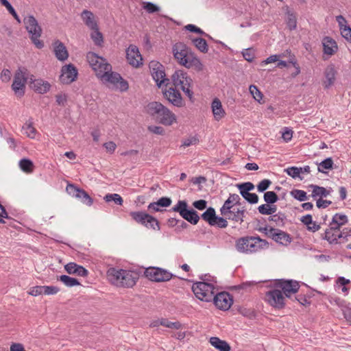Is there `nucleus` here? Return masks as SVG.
<instances>
[{
    "instance_id": "64",
    "label": "nucleus",
    "mask_w": 351,
    "mask_h": 351,
    "mask_svg": "<svg viewBox=\"0 0 351 351\" xmlns=\"http://www.w3.org/2000/svg\"><path fill=\"white\" fill-rule=\"evenodd\" d=\"M341 34L348 43H351V27L350 25H344Z\"/></svg>"
},
{
    "instance_id": "34",
    "label": "nucleus",
    "mask_w": 351,
    "mask_h": 351,
    "mask_svg": "<svg viewBox=\"0 0 351 351\" xmlns=\"http://www.w3.org/2000/svg\"><path fill=\"white\" fill-rule=\"evenodd\" d=\"M20 169L27 173H31L34 171V165L32 160L23 158L19 161Z\"/></svg>"
},
{
    "instance_id": "44",
    "label": "nucleus",
    "mask_w": 351,
    "mask_h": 351,
    "mask_svg": "<svg viewBox=\"0 0 351 351\" xmlns=\"http://www.w3.org/2000/svg\"><path fill=\"white\" fill-rule=\"evenodd\" d=\"M94 32L91 33L90 37L93 39L94 43L97 46H101L104 42V37L101 32L99 30V27L97 26V29H93Z\"/></svg>"
},
{
    "instance_id": "28",
    "label": "nucleus",
    "mask_w": 351,
    "mask_h": 351,
    "mask_svg": "<svg viewBox=\"0 0 351 351\" xmlns=\"http://www.w3.org/2000/svg\"><path fill=\"white\" fill-rule=\"evenodd\" d=\"M211 108L214 117L216 120H219L225 115V111L222 108L221 101L218 98H215L211 104Z\"/></svg>"
},
{
    "instance_id": "51",
    "label": "nucleus",
    "mask_w": 351,
    "mask_h": 351,
    "mask_svg": "<svg viewBox=\"0 0 351 351\" xmlns=\"http://www.w3.org/2000/svg\"><path fill=\"white\" fill-rule=\"evenodd\" d=\"M77 199H80L83 204L88 206H91L93 203V199L83 189Z\"/></svg>"
},
{
    "instance_id": "25",
    "label": "nucleus",
    "mask_w": 351,
    "mask_h": 351,
    "mask_svg": "<svg viewBox=\"0 0 351 351\" xmlns=\"http://www.w3.org/2000/svg\"><path fill=\"white\" fill-rule=\"evenodd\" d=\"M308 187L313 189L311 197L313 198H315L317 196H319L320 198L326 197L329 195L332 191V189L331 187H328V189H326L323 186H319L318 185L310 184Z\"/></svg>"
},
{
    "instance_id": "61",
    "label": "nucleus",
    "mask_w": 351,
    "mask_h": 351,
    "mask_svg": "<svg viewBox=\"0 0 351 351\" xmlns=\"http://www.w3.org/2000/svg\"><path fill=\"white\" fill-rule=\"evenodd\" d=\"M67 95L65 93H60L56 95V100L58 105L60 106H66L67 104Z\"/></svg>"
},
{
    "instance_id": "38",
    "label": "nucleus",
    "mask_w": 351,
    "mask_h": 351,
    "mask_svg": "<svg viewBox=\"0 0 351 351\" xmlns=\"http://www.w3.org/2000/svg\"><path fill=\"white\" fill-rule=\"evenodd\" d=\"M287 27L291 31L295 29V28L297 27V19H296L295 14L290 10H288L287 12Z\"/></svg>"
},
{
    "instance_id": "19",
    "label": "nucleus",
    "mask_w": 351,
    "mask_h": 351,
    "mask_svg": "<svg viewBox=\"0 0 351 351\" xmlns=\"http://www.w3.org/2000/svg\"><path fill=\"white\" fill-rule=\"evenodd\" d=\"M29 83L30 88L38 94H45L51 88L49 82L41 78L36 79L33 75L29 77Z\"/></svg>"
},
{
    "instance_id": "11",
    "label": "nucleus",
    "mask_w": 351,
    "mask_h": 351,
    "mask_svg": "<svg viewBox=\"0 0 351 351\" xmlns=\"http://www.w3.org/2000/svg\"><path fill=\"white\" fill-rule=\"evenodd\" d=\"M201 219L208 223L210 226L226 228L228 226V217L217 215L215 209L211 206H209L201 214Z\"/></svg>"
},
{
    "instance_id": "30",
    "label": "nucleus",
    "mask_w": 351,
    "mask_h": 351,
    "mask_svg": "<svg viewBox=\"0 0 351 351\" xmlns=\"http://www.w3.org/2000/svg\"><path fill=\"white\" fill-rule=\"evenodd\" d=\"M93 70L96 72L97 76L101 77V75L104 73L106 71L110 72L112 71V66L102 57L97 67H93Z\"/></svg>"
},
{
    "instance_id": "26",
    "label": "nucleus",
    "mask_w": 351,
    "mask_h": 351,
    "mask_svg": "<svg viewBox=\"0 0 351 351\" xmlns=\"http://www.w3.org/2000/svg\"><path fill=\"white\" fill-rule=\"evenodd\" d=\"M209 343L213 346L215 349L219 351H230L231 347L229 343L217 337H212L209 339Z\"/></svg>"
},
{
    "instance_id": "59",
    "label": "nucleus",
    "mask_w": 351,
    "mask_h": 351,
    "mask_svg": "<svg viewBox=\"0 0 351 351\" xmlns=\"http://www.w3.org/2000/svg\"><path fill=\"white\" fill-rule=\"evenodd\" d=\"M333 222H338L341 225H345L348 222V219L346 215L342 213H336L333 217Z\"/></svg>"
},
{
    "instance_id": "42",
    "label": "nucleus",
    "mask_w": 351,
    "mask_h": 351,
    "mask_svg": "<svg viewBox=\"0 0 351 351\" xmlns=\"http://www.w3.org/2000/svg\"><path fill=\"white\" fill-rule=\"evenodd\" d=\"M264 201L269 204H274L279 200L278 195L274 191H267L263 195Z\"/></svg>"
},
{
    "instance_id": "6",
    "label": "nucleus",
    "mask_w": 351,
    "mask_h": 351,
    "mask_svg": "<svg viewBox=\"0 0 351 351\" xmlns=\"http://www.w3.org/2000/svg\"><path fill=\"white\" fill-rule=\"evenodd\" d=\"M269 287L280 289L287 298L292 299V295L298 292L300 285L295 280L280 278L275 279Z\"/></svg>"
},
{
    "instance_id": "8",
    "label": "nucleus",
    "mask_w": 351,
    "mask_h": 351,
    "mask_svg": "<svg viewBox=\"0 0 351 351\" xmlns=\"http://www.w3.org/2000/svg\"><path fill=\"white\" fill-rule=\"evenodd\" d=\"M215 286L212 283L204 281L196 282L192 286V291L195 297L206 302H212L215 293Z\"/></svg>"
},
{
    "instance_id": "48",
    "label": "nucleus",
    "mask_w": 351,
    "mask_h": 351,
    "mask_svg": "<svg viewBox=\"0 0 351 351\" xmlns=\"http://www.w3.org/2000/svg\"><path fill=\"white\" fill-rule=\"evenodd\" d=\"M331 231L328 230V228L326 229L324 234H321V239L327 241L330 244H337L339 242L337 241V238L334 234H330Z\"/></svg>"
},
{
    "instance_id": "45",
    "label": "nucleus",
    "mask_w": 351,
    "mask_h": 351,
    "mask_svg": "<svg viewBox=\"0 0 351 351\" xmlns=\"http://www.w3.org/2000/svg\"><path fill=\"white\" fill-rule=\"evenodd\" d=\"M82 190V189H81V188L77 186L75 184H71V183H69L66 187V193L69 195H70L73 197H75L76 198H78Z\"/></svg>"
},
{
    "instance_id": "57",
    "label": "nucleus",
    "mask_w": 351,
    "mask_h": 351,
    "mask_svg": "<svg viewBox=\"0 0 351 351\" xmlns=\"http://www.w3.org/2000/svg\"><path fill=\"white\" fill-rule=\"evenodd\" d=\"M192 206L195 209L199 210H206L208 207V202L205 199H199L195 200L192 203Z\"/></svg>"
},
{
    "instance_id": "52",
    "label": "nucleus",
    "mask_w": 351,
    "mask_h": 351,
    "mask_svg": "<svg viewBox=\"0 0 351 351\" xmlns=\"http://www.w3.org/2000/svg\"><path fill=\"white\" fill-rule=\"evenodd\" d=\"M249 89H250V92L252 94V95L253 96L254 99L256 101L260 102L261 100H262V99H263V95L261 93V91L259 90V88L256 85L252 84L250 86Z\"/></svg>"
},
{
    "instance_id": "43",
    "label": "nucleus",
    "mask_w": 351,
    "mask_h": 351,
    "mask_svg": "<svg viewBox=\"0 0 351 351\" xmlns=\"http://www.w3.org/2000/svg\"><path fill=\"white\" fill-rule=\"evenodd\" d=\"M236 186L239 190L240 194H243L246 191L247 193H250V191H253L254 189V187H255L254 184L252 182H242V183H240V184H237L236 185Z\"/></svg>"
},
{
    "instance_id": "40",
    "label": "nucleus",
    "mask_w": 351,
    "mask_h": 351,
    "mask_svg": "<svg viewBox=\"0 0 351 351\" xmlns=\"http://www.w3.org/2000/svg\"><path fill=\"white\" fill-rule=\"evenodd\" d=\"M236 206L234 204V202L230 199V198H228L223 203V205L220 208V213L222 216H227L228 213L231 212V209L232 210L234 206Z\"/></svg>"
},
{
    "instance_id": "3",
    "label": "nucleus",
    "mask_w": 351,
    "mask_h": 351,
    "mask_svg": "<svg viewBox=\"0 0 351 351\" xmlns=\"http://www.w3.org/2000/svg\"><path fill=\"white\" fill-rule=\"evenodd\" d=\"M145 112L156 118L164 125H171L176 121V116L167 107L159 101L149 102L145 107Z\"/></svg>"
},
{
    "instance_id": "58",
    "label": "nucleus",
    "mask_w": 351,
    "mask_h": 351,
    "mask_svg": "<svg viewBox=\"0 0 351 351\" xmlns=\"http://www.w3.org/2000/svg\"><path fill=\"white\" fill-rule=\"evenodd\" d=\"M271 184V181L269 179H264L261 180L256 186L257 191L259 193L265 192Z\"/></svg>"
},
{
    "instance_id": "2",
    "label": "nucleus",
    "mask_w": 351,
    "mask_h": 351,
    "mask_svg": "<svg viewBox=\"0 0 351 351\" xmlns=\"http://www.w3.org/2000/svg\"><path fill=\"white\" fill-rule=\"evenodd\" d=\"M109 280L114 285L126 288L133 287L139 279L138 272L134 270L110 268L107 271Z\"/></svg>"
},
{
    "instance_id": "24",
    "label": "nucleus",
    "mask_w": 351,
    "mask_h": 351,
    "mask_svg": "<svg viewBox=\"0 0 351 351\" xmlns=\"http://www.w3.org/2000/svg\"><path fill=\"white\" fill-rule=\"evenodd\" d=\"M323 52L328 56H333L338 51L337 42L330 36H325L322 40Z\"/></svg>"
},
{
    "instance_id": "4",
    "label": "nucleus",
    "mask_w": 351,
    "mask_h": 351,
    "mask_svg": "<svg viewBox=\"0 0 351 351\" xmlns=\"http://www.w3.org/2000/svg\"><path fill=\"white\" fill-rule=\"evenodd\" d=\"M269 242L259 236H245L237 239L235 241V248L243 254H253L261 250L267 248Z\"/></svg>"
},
{
    "instance_id": "22",
    "label": "nucleus",
    "mask_w": 351,
    "mask_h": 351,
    "mask_svg": "<svg viewBox=\"0 0 351 351\" xmlns=\"http://www.w3.org/2000/svg\"><path fill=\"white\" fill-rule=\"evenodd\" d=\"M337 71L335 69L333 64H329L324 71V77L326 80L323 82L325 89H328L332 85L334 84Z\"/></svg>"
},
{
    "instance_id": "10",
    "label": "nucleus",
    "mask_w": 351,
    "mask_h": 351,
    "mask_svg": "<svg viewBox=\"0 0 351 351\" xmlns=\"http://www.w3.org/2000/svg\"><path fill=\"white\" fill-rule=\"evenodd\" d=\"M144 276L148 280L156 282H167L177 276L165 269L149 267L145 269Z\"/></svg>"
},
{
    "instance_id": "12",
    "label": "nucleus",
    "mask_w": 351,
    "mask_h": 351,
    "mask_svg": "<svg viewBox=\"0 0 351 351\" xmlns=\"http://www.w3.org/2000/svg\"><path fill=\"white\" fill-rule=\"evenodd\" d=\"M287 298L278 288H272L265 293V301L276 309L281 310L286 306Z\"/></svg>"
},
{
    "instance_id": "21",
    "label": "nucleus",
    "mask_w": 351,
    "mask_h": 351,
    "mask_svg": "<svg viewBox=\"0 0 351 351\" xmlns=\"http://www.w3.org/2000/svg\"><path fill=\"white\" fill-rule=\"evenodd\" d=\"M53 46L54 55L58 60L64 62L68 59L69 52L62 41L56 40L53 43Z\"/></svg>"
},
{
    "instance_id": "49",
    "label": "nucleus",
    "mask_w": 351,
    "mask_h": 351,
    "mask_svg": "<svg viewBox=\"0 0 351 351\" xmlns=\"http://www.w3.org/2000/svg\"><path fill=\"white\" fill-rule=\"evenodd\" d=\"M337 285L340 287H342L341 291L345 295H348L349 293V289L346 287L347 285L350 283V280L349 279H346L343 276L338 277L336 280Z\"/></svg>"
},
{
    "instance_id": "1",
    "label": "nucleus",
    "mask_w": 351,
    "mask_h": 351,
    "mask_svg": "<svg viewBox=\"0 0 351 351\" xmlns=\"http://www.w3.org/2000/svg\"><path fill=\"white\" fill-rule=\"evenodd\" d=\"M172 52L178 63L187 69L194 67L197 71H202L204 65L191 49L182 42L173 45Z\"/></svg>"
},
{
    "instance_id": "56",
    "label": "nucleus",
    "mask_w": 351,
    "mask_h": 351,
    "mask_svg": "<svg viewBox=\"0 0 351 351\" xmlns=\"http://www.w3.org/2000/svg\"><path fill=\"white\" fill-rule=\"evenodd\" d=\"M311 298V295H302V294H300V295L294 296V298L295 299V300H297V302L302 306L309 305L311 304V301H310Z\"/></svg>"
},
{
    "instance_id": "47",
    "label": "nucleus",
    "mask_w": 351,
    "mask_h": 351,
    "mask_svg": "<svg viewBox=\"0 0 351 351\" xmlns=\"http://www.w3.org/2000/svg\"><path fill=\"white\" fill-rule=\"evenodd\" d=\"M142 7L149 14L158 12L160 10L158 5L149 1L143 2Z\"/></svg>"
},
{
    "instance_id": "37",
    "label": "nucleus",
    "mask_w": 351,
    "mask_h": 351,
    "mask_svg": "<svg viewBox=\"0 0 351 351\" xmlns=\"http://www.w3.org/2000/svg\"><path fill=\"white\" fill-rule=\"evenodd\" d=\"M101 58L102 57L92 51H89L86 54L87 61L93 69V67H97L100 62Z\"/></svg>"
},
{
    "instance_id": "27",
    "label": "nucleus",
    "mask_w": 351,
    "mask_h": 351,
    "mask_svg": "<svg viewBox=\"0 0 351 351\" xmlns=\"http://www.w3.org/2000/svg\"><path fill=\"white\" fill-rule=\"evenodd\" d=\"M82 18L85 25L91 29H97L98 26L97 21L95 20V16L92 12L84 10L82 12Z\"/></svg>"
},
{
    "instance_id": "60",
    "label": "nucleus",
    "mask_w": 351,
    "mask_h": 351,
    "mask_svg": "<svg viewBox=\"0 0 351 351\" xmlns=\"http://www.w3.org/2000/svg\"><path fill=\"white\" fill-rule=\"evenodd\" d=\"M158 204L156 206H160L162 208H167L171 206L172 200L169 197H162L157 200Z\"/></svg>"
},
{
    "instance_id": "29",
    "label": "nucleus",
    "mask_w": 351,
    "mask_h": 351,
    "mask_svg": "<svg viewBox=\"0 0 351 351\" xmlns=\"http://www.w3.org/2000/svg\"><path fill=\"white\" fill-rule=\"evenodd\" d=\"M189 39L191 40L195 47L202 53H207L208 51V46L206 40L201 37L193 38L192 36H189Z\"/></svg>"
},
{
    "instance_id": "32",
    "label": "nucleus",
    "mask_w": 351,
    "mask_h": 351,
    "mask_svg": "<svg viewBox=\"0 0 351 351\" xmlns=\"http://www.w3.org/2000/svg\"><path fill=\"white\" fill-rule=\"evenodd\" d=\"M57 280L62 282L65 286L68 287L81 285L78 279L64 274L57 276Z\"/></svg>"
},
{
    "instance_id": "23",
    "label": "nucleus",
    "mask_w": 351,
    "mask_h": 351,
    "mask_svg": "<svg viewBox=\"0 0 351 351\" xmlns=\"http://www.w3.org/2000/svg\"><path fill=\"white\" fill-rule=\"evenodd\" d=\"M64 269L69 274L86 277L88 275V271L82 265L74 262H70L64 265Z\"/></svg>"
},
{
    "instance_id": "62",
    "label": "nucleus",
    "mask_w": 351,
    "mask_h": 351,
    "mask_svg": "<svg viewBox=\"0 0 351 351\" xmlns=\"http://www.w3.org/2000/svg\"><path fill=\"white\" fill-rule=\"evenodd\" d=\"M293 133V132L291 129L285 127L283 128V132H282V138L287 143L292 139Z\"/></svg>"
},
{
    "instance_id": "39",
    "label": "nucleus",
    "mask_w": 351,
    "mask_h": 351,
    "mask_svg": "<svg viewBox=\"0 0 351 351\" xmlns=\"http://www.w3.org/2000/svg\"><path fill=\"white\" fill-rule=\"evenodd\" d=\"M284 171L288 176L293 179L299 178L300 180H303V177L300 176L301 167L293 166L285 169Z\"/></svg>"
},
{
    "instance_id": "18",
    "label": "nucleus",
    "mask_w": 351,
    "mask_h": 351,
    "mask_svg": "<svg viewBox=\"0 0 351 351\" xmlns=\"http://www.w3.org/2000/svg\"><path fill=\"white\" fill-rule=\"evenodd\" d=\"M269 237H271L274 241L280 245L287 246L292 241L291 236L280 229L269 227Z\"/></svg>"
},
{
    "instance_id": "41",
    "label": "nucleus",
    "mask_w": 351,
    "mask_h": 351,
    "mask_svg": "<svg viewBox=\"0 0 351 351\" xmlns=\"http://www.w3.org/2000/svg\"><path fill=\"white\" fill-rule=\"evenodd\" d=\"M291 195L299 202H304L308 199L306 192L300 189H293L290 192Z\"/></svg>"
},
{
    "instance_id": "7",
    "label": "nucleus",
    "mask_w": 351,
    "mask_h": 351,
    "mask_svg": "<svg viewBox=\"0 0 351 351\" xmlns=\"http://www.w3.org/2000/svg\"><path fill=\"white\" fill-rule=\"evenodd\" d=\"M27 32L31 35V40L35 47L41 49L44 47V42L38 39L42 33V29L38 25L37 20L32 15L25 17L23 20Z\"/></svg>"
},
{
    "instance_id": "16",
    "label": "nucleus",
    "mask_w": 351,
    "mask_h": 351,
    "mask_svg": "<svg viewBox=\"0 0 351 351\" xmlns=\"http://www.w3.org/2000/svg\"><path fill=\"white\" fill-rule=\"evenodd\" d=\"M163 97L173 106L181 108L185 106L184 101L179 90L176 87L162 90Z\"/></svg>"
},
{
    "instance_id": "46",
    "label": "nucleus",
    "mask_w": 351,
    "mask_h": 351,
    "mask_svg": "<svg viewBox=\"0 0 351 351\" xmlns=\"http://www.w3.org/2000/svg\"><path fill=\"white\" fill-rule=\"evenodd\" d=\"M0 2L2 5L5 6L9 13L12 14V16L19 22L21 23V19L19 18V16L18 15L17 12H16L14 7L12 5V4L8 1V0H0Z\"/></svg>"
},
{
    "instance_id": "13",
    "label": "nucleus",
    "mask_w": 351,
    "mask_h": 351,
    "mask_svg": "<svg viewBox=\"0 0 351 351\" xmlns=\"http://www.w3.org/2000/svg\"><path fill=\"white\" fill-rule=\"evenodd\" d=\"M149 69L153 80L158 88H160L163 84H166V86L168 84L169 80L166 77L165 67L160 62L152 60L149 63Z\"/></svg>"
},
{
    "instance_id": "54",
    "label": "nucleus",
    "mask_w": 351,
    "mask_h": 351,
    "mask_svg": "<svg viewBox=\"0 0 351 351\" xmlns=\"http://www.w3.org/2000/svg\"><path fill=\"white\" fill-rule=\"evenodd\" d=\"M23 128L27 130V136L32 138H34L36 130L33 126V122L32 119H29L25 123V126H23Z\"/></svg>"
},
{
    "instance_id": "14",
    "label": "nucleus",
    "mask_w": 351,
    "mask_h": 351,
    "mask_svg": "<svg viewBox=\"0 0 351 351\" xmlns=\"http://www.w3.org/2000/svg\"><path fill=\"white\" fill-rule=\"evenodd\" d=\"M212 302L219 310L228 311L233 304V297L227 291L215 293Z\"/></svg>"
},
{
    "instance_id": "50",
    "label": "nucleus",
    "mask_w": 351,
    "mask_h": 351,
    "mask_svg": "<svg viewBox=\"0 0 351 351\" xmlns=\"http://www.w3.org/2000/svg\"><path fill=\"white\" fill-rule=\"evenodd\" d=\"M246 202L250 204H255L258 202V196L254 193H247V191L243 194H240Z\"/></svg>"
},
{
    "instance_id": "53",
    "label": "nucleus",
    "mask_w": 351,
    "mask_h": 351,
    "mask_svg": "<svg viewBox=\"0 0 351 351\" xmlns=\"http://www.w3.org/2000/svg\"><path fill=\"white\" fill-rule=\"evenodd\" d=\"M160 325L169 328H175L177 330L181 328L182 327V324L180 322H172L165 318L161 319Z\"/></svg>"
},
{
    "instance_id": "9",
    "label": "nucleus",
    "mask_w": 351,
    "mask_h": 351,
    "mask_svg": "<svg viewBox=\"0 0 351 351\" xmlns=\"http://www.w3.org/2000/svg\"><path fill=\"white\" fill-rule=\"evenodd\" d=\"M130 216L136 223L148 229L160 230V226L158 220L145 211H131Z\"/></svg>"
},
{
    "instance_id": "55",
    "label": "nucleus",
    "mask_w": 351,
    "mask_h": 351,
    "mask_svg": "<svg viewBox=\"0 0 351 351\" xmlns=\"http://www.w3.org/2000/svg\"><path fill=\"white\" fill-rule=\"evenodd\" d=\"M238 311L244 317H246L249 319H254L256 317L255 311L252 308H247L243 306H239L238 308Z\"/></svg>"
},
{
    "instance_id": "36",
    "label": "nucleus",
    "mask_w": 351,
    "mask_h": 351,
    "mask_svg": "<svg viewBox=\"0 0 351 351\" xmlns=\"http://www.w3.org/2000/svg\"><path fill=\"white\" fill-rule=\"evenodd\" d=\"M104 199L106 202L109 203L113 202L115 204L119 206H122L123 203L122 197L117 193H108L104 196Z\"/></svg>"
},
{
    "instance_id": "63",
    "label": "nucleus",
    "mask_w": 351,
    "mask_h": 351,
    "mask_svg": "<svg viewBox=\"0 0 351 351\" xmlns=\"http://www.w3.org/2000/svg\"><path fill=\"white\" fill-rule=\"evenodd\" d=\"M147 130L153 134L158 135H164L165 132V129L162 127L157 125H149L147 127Z\"/></svg>"
},
{
    "instance_id": "33",
    "label": "nucleus",
    "mask_w": 351,
    "mask_h": 351,
    "mask_svg": "<svg viewBox=\"0 0 351 351\" xmlns=\"http://www.w3.org/2000/svg\"><path fill=\"white\" fill-rule=\"evenodd\" d=\"M316 165H318V167H317L318 172L323 173H327V172L324 171V169L332 170L334 169V162L331 157H328V158H325L319 163L316 162Z\"/></svg>"
},
{
    "instance_id": "5",
    "label": "nucleus",
    "mask_w": 351,
    "mask_h": 351,
    "mask_svg": "<svg viewBox=\"0 0 351 351\" xmlns=\"http://www.w3.org/2000/svg\"><path fill=\"white\" fill-rule=\"evenodd\" d=\"M169 211L178 213L184 219L192 225L197 224L201 218V215H199L196 210L190 207L186 200H178Z\"/></svg>"
},
{
    "instance_id": "35",
    "label": "nucleus",
    "mask_w": 351,
    "mask_h": 351,
    "mask_svg": "<svg viewBox=\"0 0 351 351\" xmlns=\"http://www.w3.org/2000/svg\"><path fill=\"white\" fill-rule=\"evenodd\" d=\"M268 221H274L276 223V226L283 227L285 224V220L287 219V216L285 213L279 211L276 214L270 215L268 217Z\"/></svg>"
},
{
    "instance_id": "20",
    "label": "nucleus",
    "mask_w": 351,
    "mask_h": 351,
    "mask_svg": "<svg viewBox=\"0 0 351 351\" xmlns=\"http://www.w3.org/2000/svg\"><path fill=\"white\" fill-rule=\"evenodd\" d=\"M126 58L130 63L134 67H139L142 62L140 60H142L141 55L138 51V48L134 45H130L126 51Z\"/></svg>"
},
{
    "instance_id": "31",
    "label": "nucleus",
    "mask_w": 351,
    "mask_h": 351,
    "mask_svg": "<svg viewBox=\"0 0 351 351\" xmlns=\"http://www.w3.org/2000/svg\"><path fill=\"white\" fill-rule=\"evenodd\" d=\"M101 78H105L106 82L116 86L119 81L122 80V76L119 73L111 71L110 72L106 71L104 73L101 75Z\"/></svg>"
},
{
    "instance_id": "15",
    "label": "nucleus",
    "mask_w": 351,
    "mask_h": 351,
    "mask_svg": "<svg viewBox=\"0 0 351 351\" xmlns=\"http://www.w3.org/2000/svg\"><path fill=\"white\" fill-rule=\"evenodd\" d=\"M77 69L73 64L69 63L62 67L60 81L63 84H70L77 79Z\"/></svg>"
},
{
    "instance_id": "17",
    "label": "nucleus",
    "mask_w": 351,
    "mask_h": 351,
    "mask_svg": "<svg viewBox=\"0 0 351 351\" xmlns=\"http://www.w3.org/2000/svg\"><path fill=\"white\" fill-rule=\"evenodd\" d=\"M27 80L28 78L25 77L21 73L16 72L15 73L12 88L17 97H21L25 95V83H27Z\"/></svg>"
}]
</instances>
